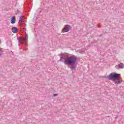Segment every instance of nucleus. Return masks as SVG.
<instances>
[{
  "label": "nucleus",
  "mask_w": 124,
  "mask_h": 124,
  "mask_svg": "<svg viewBox=\"0 0 124 124\" xmlns=\"http://www.w3.org/2000/svg\"><path fill=\"white\" fill-rule=\"evenodd\" d=\"M60 56V62H63L64 64H74L78 60L77 56L73 55L69 57V55L66 53H61Z\"/></svg>",
  "instance_id": "1"
},
{
  "label": "nucleus",
  "mask_w": 124,
  "mask_h": 124,
  "mask_svg": "<svg viewBox=\"0 0 124 124\" xmlns=\"http://www.w3.org/2000/svg\"><path fill=\"white\" fill-rule=\"evenodd\" d=\"M107 78L108 80H112L116 85H119L123 82L122 78L120 77V74L116 73H111L108 76H107Z\"/></svg>",
  "instance_id": "2"
},
{
  "label": "nucleus",
  "mask_w": 124,
  "mask_h": 124,
  "mask_svg": "<svg viewBox=\"0 0 124 124\" xmlns=\"http://www.w3.org/2000/svg\"><path fill=\"white\" fill-rule=\"evenodd\" d=\"M28 34H26L24 38L19 37L18 38V41L19 43H20V44H23V43H24V42H27V41H28Z\"/></svg>",
  "instance_id": "3"
},
{
  "label": "nucleus",
  "mask_w": 124,
  "mask_h": 124,
  "mask_svg": "<svg viewBox=\"0 0 124 124\" xmlns=\"http://www.w3.org/2000/svg\"><path fill=\"white\" fill-rule=\"evenodd\" d=\"M70 25H65L62 30V32H68L69 31H70Z\"/></svg>",
  "instance_id": "4"
},
{
  "label": "nucleus",
  "mask_w": 124,
  "mask_h": 124,
  "mask_svg": "<svg viewBox=\"0 0 124 124\" xmlns=\"http://www.w3.org/2000/svg\"><path fill=\"white\" fill-rule=\"evenodd\" d=\"M19 31V29L17 27H14L12 29V31L14 33H16L17 31Z\"/></svg>",
  "instance_id": "5"
},
{
  "label": "nucleus",
  "mask_w": 124,
  "mask_h": 124,
  "mask_svg": "<svg viewBox=\"0 0 124 124\" xmlns=\"http://www.w3.org/2000/svg\"><path fill=\"white\" fill-rule=\"evenodd\" d=\"M76 62H75V63L73 64H69V65H71V66L70 67L71 70H75V69L76 68Z\"/></svg>",
  "instance_id": "6"
},
{
  "label": "nucleus",
  "mask_w": 124,
  "mask_h": 124,
  "mask_svg": "<svg viewBox=\"0 0 124 124\" xmlns=\"http://www.w3.org/2000/svg\"><path fill=\"white\" fill-rule=\"evenodd\" d=\"M22 17H23V15H21V16H19V23L20 25H23V24H24V19L22 18Z\"/></svg>",
  "instance_id": "7"
},
{
  "label": "nucleus",
  "mask_w": 124,
  "mask_h": 124,
  "mask_svg": "<svg viewBox=\"0 0 124 124\" xmlns=\"http://www.w3.org/2000/svg\"><path fill=\"white\" fill-rule=\"evenodd\" d=\"M15 22H16V19L15 16H13L11 19V24H15Z\"/></svg>",
  "instance_id": "8"
},
{
  "label": "nucleus",
  "mask_w": 124,
  "mask_h": 124,
  "mask_svg": "<svg viewBox=\"0 0 124 124\" xmlns=\"http://www.w3.org/2000/svg\"><path fill=\"white\" fill-rule=\"evenodd\" d=\"M117 66H118V67H119V68H124V65H120V64H119V65H118Z\"/></svg>",
  "instance_id": "9"
},
{
  "label": "nucleus",
  "mask_w": 124,
  "mask_h": 124,
  "mask_svg": "<svg viewBox=\"0 0 124 124\" xmlns=\"http://www.w3.org/2000/svg\"><path fill=\"white\" fill-rule=\"evenodd\" d=\"M2 49L1 48H0V56L2 55Z\"/></svg>",
  "instance_id": "10"
},
{
  "label": "nucleus",
  "mask_w": 124,
  "mask_h": 124,
  "mask_svg": "<svg viewBox=\"0 0 124 124\" xmlns=\"http://www.w3.org/2000/svg\"><path fill=\"white\" fill-rule=\"evenodd\" d=\"M58 95V94H54L53 96H57Z\"/></svg>",
  "instance_id": "11"
},
{
  "label": "nucleus",
  "mask_w": 124,
  "mask_h": 124,
  "mask_svg": "<svg viewBox=\"0 0 124 124\" xmlns=\"http://www.w3.org/2000/svg\"><path fill=\"white\" fill-rule=\"evenodd\" d=\"M99 27L100 28V24H99Z\"/></svg>",
  "instance_id": "12"
},
{
  "label": "nucleus",
  "mask_w": 124,
  "mask_h": 124,
  "mask_svg": "<svg viewBox=\"0 0 124 124\" xmlns=\"http://www.w3.org/2000/svg\"><path fill=\"white\" fill-rule=\"evenodd\" d=\"M26 46H28V45H27V42H26Z\"/></svg>",
  "instance_id": "13"
},
{
  "label": "nucleus",
  "mask_w": 124,
  "mask_h": 124,
  "mask_svg": "<svg viewBox=\"0 0 124 124\" xmlns=\"http://www.w3.org/2000/svg\"><path fill=\"white\" fill-rule=\"evenodd\" d=\"M17 12H19V11H17Z\"/></svg>",
  "instance_id": "14"
}]
</instances>
